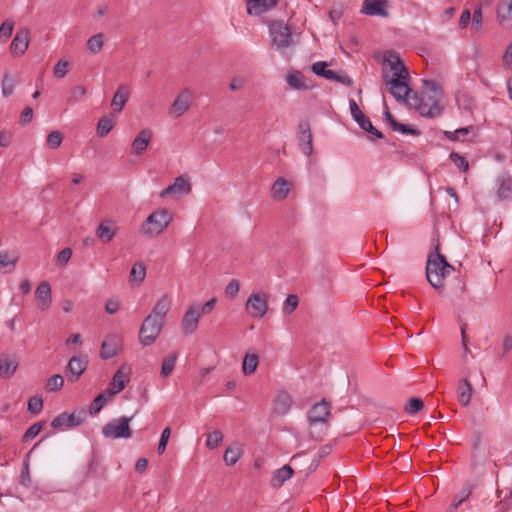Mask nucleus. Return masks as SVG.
I'll return each instance as SVG.
<instances>
[{
  "label": "nucleus",
  "instance_id": "nucleus-1",
  "mask_svg": "<svg viewBox=\"0 0 512 512\" xmlns=\"http://www.w3.org/2000/svg\"><path fill=\"white\" fill-rule=\"evenodd\" d=\"M442 97L443 90L435 81L424 80L422 94L413 93L410 107L415 108L421 116L434 118L441 114Z\"/></svg>",
  "mask_w": 512,
  "mask_h": 512
},
{
  "label": "nucleus",
  "instance_id": "nucleus-2",
  "mask_svg": "<svg viewBox=\"0 0 512 512\" xmlns=\"http://www.w3.org/2000/svg\"><path fill=\"white\" fill-rule=\"evenodd\" d=\"M454 267L449 264L444 255L439 251V246L435 247V252L430 253L426 262V277L428 282L436 290L440 291L444 287V280L453 271Z\"/></svg>",
  "mask_w": 512,
  "mask_h": 512
},
{
  "label": "nucleus",
  "instance_id": "nucleus-3",
  "mask_svg": "<svg viewBox=\"0 0 512 512\" xmlns=\"http://www.w3.org/2000/svg\"><path fill=\"white\" fill-rule=\"evenodd\" d=\"M383 83L385 84L389 93L401 103H406L410 106V100L414 92L408 85L410 75L390 77L389 72L384 70L382 75Z\"/></svg>",
  "mask_w": 512,
  "mask_h": 512
},
{
  "label": "nucleus",
  "instance_id": "nucleus-4",
  "mask_svg": "<svg viewBox=\"0 0 512 512\" xmlns=\"http://www.w3.org/2000/svg\"><path fill=\"white\" fill-rule=\"evenodd\" d=\"M172 214L167 209H159L151 213L141 225L143 235L156 237L171 223Z\"/></svg>",
  "mask_w": 512,
  "mask_h": 512
},
{
  "label": "nucleus",
  "instance_id": "nucleus-5",
  "mask_svg": "<svg viewBox=\"0 0 512 512\" xmlns=\"http://www.w3.org/2000/svg\"><path fill=\"white\" fill-rule=\"evenodd\" d=\"M132 417L122 416L106 423L102 428V434L108 439H128L132 437L130 422Z\"/></svg>",
  "mask_w": 512,
  "mask_h": 512
},
{
  "label": "nucleus",
  "instance_id": "nucleus-6",
  "mask_svg": "<svg viewBox=\"0 0 512 512\" xmlns=\"http://www.w3.org/2000/svg\"><path fill=\"white\" fill-rule=\"evenodd\" d=\"M165 322L151 316L150 314L144 319L139 331V341L143 346H149L155 342L160 335Z\"/></svg>",
  "mask_w": 512,
  "mask_h": 512
},
{
  "label": "nucleus",
  "instance_id": "nucleus-7",
  "mask_svg": "<svg viewBox=\"0 0 512 512\" xmlns=\"http://www.w3.org/2000/svg\"><path fill=\"white\" fill-rule=\"evenodd\" d=\"M269 33L272 44L277 49H284L292 44V33L290 28L282 21H273L269 24Z\"/></svg>",
  "mask_w": 512,
  "mask_h": 512
},
{
  "label": "nucleus",
  "instance_id": "nucleus-8",
  "mask_svg": "<svg viewBox=\"0 0 512 512\" xmlns=\"http://www.w3.org/2000/svg\"><path fill=\"white\" fill-rule=\"evenodd\" d=\"M87 419V412L84 408L75 410L71 414L61 413L55 417L51 426L54 429L73 428L83 424Z\"/></svg>",
  "mask_w": 512,
  "mask_h": 512
},
{
  "label": "nucleus",
  "instance_id": "nucleus-9",
  "mask_svg": "<svg viewBox=\"0 0 512 512\" xmlns=\"http://www.w3.org/2000/svg\"><path fill=\"white\" fill-rule=\"evenodd\" d=\"M246 311L253 318H262L268 311V295L263 292L252 293L246 302Z\"/></svg>",
  "mask_w": 512,
  "mask_h": 512
},
{
  "label": "nucleus",
  "instance_id": "nucleus-10",
  "mask_svg": "<svg viewBox=\"0 0 512 512\" xmlns=\"http://www.w3.org/2000/svg\"><path fill=\"white\" fill-rule=\"evenodd\" d=\"M384 70L389 72L390 77H396V75H400V76H408L409 75V71L405 67L400 56L397 53L392 52V51H389V52L385 53V55H384L382 74L384 73Z\"/></svg>",
  "mask_w": 512,
  "mask_h": 512
},
{
  "label": "nucleus",
  "instance_id": "nucleus-11",
  "mask_svg": "<svg viewBox=\"0 0 512 512\" xmlns=\"http://www.w3.org/2000/svg\"><path fill=\"white\" fill-rule=\"evenodd\" d=\"M193 92L189 88L183 89L169 107V115L173 118L182 116L191 106Z\"/></svg>",
  "mask_w": 512,
  "mask_h": 512
},
{
  "label": "nucleus",
  "instance_id": "nucleus-12",
  "mask_svg": "<svg viewBox=\"0 0 512 512\" xmlns=\"http://www.w3.org/2000/svg\"><path fill=\"white\" fill-rule=\"evenodd\" d=\"M297 140L302 152L310 156L313 153V135L310 124L307 120H302L297 129Z\"/></svg>",
  "mask_w": 512,
  "mask_h": 512
},
{
  "label": "nucleus",
  "instance_id": "nucleus-13",
  "mask_svg": "<svg viewBox=\"0 0 512 512\" xmlns=\"http://www.w3.org/2000/svg\"><path fill=\"white\" fill-rule=\"evenodd\" d=\"M200 317H201V315H200L199 305H196V304L191 305L187 309V311L185 312V314L182 318L181 329H182L183 334H185V335L193 334L198 327Z\"/></svg>",
  "mask_w": 512,
  "mask_h": 512
},
{
  "label": "nucleus",
  "instance_id": "nucleus-14",
  "mask_svg": "<svg viewBox=\"0 0 512 512\" xmlns=\"http://www.w3.org/2000/svg\"><path fill=\"white\" fill-rule=\"evenodd\" d=\"M191 192V184L184 176H178L174 183L166 187L161 191L160 197H178L188 195Z\"/></svg>",
  "mask_w": 512,
  "mask_h": 512
},
{
  "label": "nucleus",
  "instance_id": "nucleus-15",
  "mask_svg": "<svg viewBox=\"0 0 512 512\" xmlns=\"http://www.w3.org/2000/svg\"><path fill=\"white\" fill-rule=\"evenodd\" d=\"M86 357L73 356L67 365L66 376L67 380L71 383L78 381L80 376L87 368Z\"/></svg>",
  "mask_w": 512,
  "mask_h": 512
},
{
  "label": "nucleus",
  "instance_id": "nucleus-16",
  "mask_svg": "<svg viewBox=\"0 0 512 512\" xmlns=\"http://www.w3.org/2000/svg\"><path fill=\"white\" fill-rule=\"evenodd\" d=\"M122 347V339L116 335H108L101 345L100 356L103 359H110L116 356Z\"/></svg>",
  "mask_w": 512,
  "mask_h": 512
},
{
  "label": "nucleus",
  "instance_id": "nucleus-17",
  "mask_svg": "<svg viewBox=\"0 0 512 512\" xmlns=\"http://www.w3.org/2000/svg\"><path fill=\"white\" fill-rule=\"evenodd\" d=\"M330 416V405L326 400L313 405L308 414L310 424L327 423Z\"/></svg>",
  "mask_w": 512,
  "mask_h": 512
},
{
  "label": "nucleus",
  "instance_id": "nucleus-18",
  "mask_svg": "<svg viewBox=\"0 0 512 512\" xmlns=\"http://www.w3.org/2000/svg\"><path fill=\"white\" fill-rule=\"evenodd\" d=\"M387 0H365L361 12L369 16L388 17Z\"/></svg>",
  "mask_w": 512,
  "mask_h": 512
},
{
  "label": "nucleus",
  "instance_id": "nucleus-19",
  "mask_svg": "<svg viewBox=\"0 0 512 512\" xmlns=\"http://www.w3.org/2000/svg\"><path fill=\"white\" fill-rule=\"evenodd\" d=\"M19 365L15 354L0 355V376L4 379H10L14 376Z\"/></svg>",
  "mask_w": 512,
  "mask_h": 512
},
{
  "label": "nucleus",
  "instance_id": "nucleus-20",
  "mask_svg": "<svg viewBox=\"0 0 512 512\" xmlns=\"http://www.w3.org/2000/svg\"><path fill=\"white\" fill-rule=\"evenodd\" d=\"M129 382V372L125 371V367H120L117 372L114 374L109 388L107 390L109 397H113L114 395L120 393Z\"/></svg>",
  "mask_w": 512,
  "mask_h": 512
},
{
  "label": "nucleus",
  "instance_id": "nucleus-21",
  "mask_svg": "<svg viewBox=\"0 0 512 512\" xmlns=\"http://www.w3.org/2000/svg\"><path fill=\"white\" fill-rule=\"evenodd\" d=\"M497 21L503 28H512V0H501L497 5Z\"/></svg>",
  "mask_w": 512,
  "mask_h": 512
},
{
  "label": "nucleus",
  "instance_id": "nucleus-22",
  "mask_svg": "<svg viewBox=\"0 0 512 512\" xmlns=\"http://www.w3.org/2000/svg\"><path fill=\"white\" fill-rule=\"evenodd\" d=\"M152 131L149 129L141 130L131 144V153L139 156L146 151L152 139Z\"/></svg>",
  "mask_w": 512,
  "mask_h": 512
},
{
  "label": "nucleus",
  "instance_id": "nucleus-23",
  "mask_svg": "<svg viewBox=\"0 0 512 512\" xmlns=\"http://www.w3.org/2000/svg\"><path fill=\"white\" fill-rule=\"evenodd\" d=\"M35 297L38 307L41 310H47L52 304L51 286L47 281H42L36 288Z\"/></svg>",
  "mask_w": 512,
  "mask_h": 512
},
{
  "label": "nucleus",
  "instance_id": "nucleus-24",
  "mask_svg": "<svg viewBox=\"0 0 512 512\" xmlns=\"http://www.w3.org/2000/svg\"><path fill=\"white\" fill-rule=\"evenodd\" d=\"M279 0H247V12L250 15H260L278 4Z\"/></svg>",
  "mask_w": 512,
  "mask_h": 512
},
{
  "label": "nucleus",
  "instance_id": "nucleus-25",
  "mask_svg": "<svg viewBox=\"0 0 512 512\" xmlns=\"http://www.w3.org/2000/svg\"><path fill=\"white\" fill-rule=\"evenodd\" d=\"M117 228L111 220H103L95 230L96 237L104 244L110 242L116 235Z\"/></svg>",
  "mask_w": 512,
  "mask_h": 512
},
{
  "label": "nucleus",
  "instance_id": "nucleus-26",
  "mask_svg": "<svg viewBox=\"0 0 512 512\" xmlns=\"http://www.w3.org/2000/svg\"><path fill=\"white\" fill-rule=\"evenodd\" d=\"M29 30L22 29L18 31L12 40L10 50L15 55H22L28 48Z\"/></svg>",
  "mask_w": 512,
  "mask_h": 512
},
{
  "label": "nucleus",
  "instance_id": "nucleus-27",
  "mask_svg": "<svg viewBox=\"0 0 512 512\" xmlns=\"http://www.w3.org/2000/svg\"><path fill=\"white\" fill-rule=\"evenodd\" d=\"M129 89L125 85H119L111 102L113 114L120 113L129 99Z\"/></svg>",
  "mask_w": 512,
  "mask_h": 512
},
{
  "label": "nucleus",
  "instance_id": "nucleus-28",
  "mask_svg": "<svg viewBox=\"0 0 512 512\" xmlns=\"http://www.w3.org/2000/svg\"><path fill=\"white\" fill-rule=\"evenodd\" d=\"M291 183L285 178H278L272 185L271 196L274 200L282 201L287 198L291 191Z\"/></svg>",
  "mask_w": 512,
  "mask_h": 512
},
{
  "label": "nucleus",
  "instance_id": "nucleus-29",
  "mask_svg": "<svg viewBox=\"0 0 512 512\" xmlns=\"http://www.w3.org/2000/svg\"><path fill=\"white\" fill-rule=\"evenodd\" d=\"M172 304V299L169 294H164L154 305L150 315L165 322L167 313L169 312Z\"/></svg>",
  "mask_w": 512,
  "mask_h": 512
},
{
  "label": "nucleus",
  "instance_id": "nucleus-30",
  "mask_svg": "<svg viewBox=\"0 0 512 512\" xmlns=\"http://www.w3.org/2000/svg\"><path fill=\"white\" fill-rule=\"evenodd\" d=\"M291 405V396L287 392L281 391L277 394L273 402V411L277 415H285L290 410Z\"/></svg>",
  "mask_w": 512,
  "mask_h": 512
},
{
  "label": "nucleus",
  "instance_id": "nucleus-31",
  "mask_svg": "<svg viewBox=\"0 0 512 512\" xmlns=\"http://www.w3.org/2000/svg\"><path fill=\"white\" fill-rule=\"evenodd\" d=\"M294 474V470L290 465H284L280 469L274 471L273 476L270 480L272 488H280L287 480H289Z\"/></svg>",
  "mask_w": 512,
  "mask_h": 512
},
{
  "label": "nucleus",
  "instance_id": "nucleus-32",
  "mask_svg": "<svg viewBox=\"0 0 512 512\" xmlns=\"http://www.w3.org/2000/svg\"><path fill=\"white\" fill-rule=\"evenodd\" d=\"M286 81L288 85L295 90H308L310 88L306 77L299 71L289 73L286 77Z\"/></svg>",
  "mask_w": 512,
  "mask_h": 512
},
{
  "label": "nucleus",
  "instance_id": "nucleus-33",
  "mask_svg": "<svg viewBox=\"0 0 512 512\" xmlns=\"http://www.w3.org/2000/svg\"><path fill=\"white\" fill-rule=\"evenodd\" d=\"M458 400L463 406H467L470 403L472 396V385L467 379L459 381L457 387Z\"/></svg>",
  "mask_w": 512,
  "mask_h": 512
},
{
  "label": "nucleus",
  "instance_id": "nucleus-34",
  "mask_svg": "<svg viewBox=\"0 0 512 512\" xmlns=\"http://www.w3.org/2000/svg\"><path fill=\"white\" fill-rule=\"evenodd\" d=\"M259 364V357L256 353H246L242 363V371L244 375L253 374Z\"/></svg>",
  "mask_w": 512,
  "mask_h": 512
},
{
  "label": "nucleus",
  "instance_id": "nucleus-35",
  "mask_svg": "<svg viewBox=\"0 0 512 512\" xmlns=\"http://www.w3.org/2000/svg\"><path fill=\"white\" fill-rule=\"evenodd\" d=\"M242 447L238 443L229 446L223 456L227 465H234L242 455Z\"/></svg>",
  "mask_w": 512,
  "mask_h": 512
},
{
  "label": "nucleus",
  "instance_id": "nucleus-36",
  "mask_svg": "<svg viewBox=\"0 0 512 512\" xmlns=\"http://www.w3.org/2000/svg\"><path fill=\"white\" fill-rule=\"evenodd\" d=\"M104 34L97 33L91 36L86 42V48L90 54L99 53L104 46Z\"/></svg>",
  "mask_w": 512,
  "mask_h": 512
},
{
  "label": "nucleus",
  "instance_id": "nucleus-37",
  "mask_svg": "<svg viewBox=\"0 0 512 512\" xmlns=\"http://www.w3.org/2000/svg\"><path fill=\"white\" fill-rule=\"evenodd\" d=\"M18 260V254L15 251L0 252V270L9 267L12 270Z\"/></svg>",
  "mask_w": 512,
  "mask_h": 512
},
{
  "label": "nucleus",
  "instance_id": "nucleus-38",
  "mask_svg": "<svg viewBox=\"0 0 512 512\" xmlns=\"http://www.w3.org/2000/svg\"><path fill=\"white\" fill-rule=\"evenodd\" d=\"M499 187L497 194L499 198L505 199L512 192V178L509 176H502L498 179Z\"/></svg>",
  "mask_w": 512,
  "mask_h": 512
},
{
  "label": "nucleus",
  "instance_id": "nucleus-39",
  "mask_svg": "<svg viewBox=\"0 0 512 512\" xmlns=\"http://www.w3.org/2000/svg\"><path fill=\"white\" fill-rule=\"evenodd\" d=\"M111 397H109L108 392H103L99 394L90 404L89 413L91 415L97 414L109 401Z\"/></svg>",
  "mask_w": 512,
  "mask_h": 512
},
{
  "label": "nucleus",
  "instance_id": "nucleus-40",
  "mask_svg": "<svg viewBox=\"0 0 512 512\" xmlns=\"http://www.w3.org/2000/svg\"><path fill=\"white\" fill-rule=\"evenodd\" d=\"M177 356H178V354L176 352H174L163 359L162 366H161V376L162 377L169 376L171 374V372L174 370Z\"/></svg>",
  "mask_w": 512,
  "mask_h": 512
},
{
  "label": "nucleus",
  "instance_id": "nucleus-41",
  "mask_svg": "<svg viewBox=\"0 0 512 512\" xmlns=\"http://www.w3.org/2000/svg\"><path fill=\"white\" fill-rule=\"evenodd\" d=\"M114 126V119L110 117H102L97 124V134L104 137L113 129Z\"/></svg>",
  "mask_w": 512,
  "mask_h": 512
},
{
  "label": "nucleus",
  "instance_id": "nucleus-42",
  "mask_svg": "<svg viewBox=\"0 0 512 512\" xmlns=\"http://www.w3.org/2000/svg\"><path fill=\"white\" fill-rule=\"evenodd\" d=\"M146 277V267L142 262H136L130 272V281L143 282Z\"/></svg>",
  "mask_w": 512,
  "mask_h": 512
},
{
  "label": "nucleus",
  "instance_id": "nucleus-43",
  "mask_svg": "<svg viewBox=\"0 0 512 512\" xmlns=\"http://www.w3.org/2000/svg\"><path fill=\"white\" fill-rule=\"evenodd\" d=\"M222 440V432L218 429H215L207 435L206 447L213 450L221 444Z\"/></svg>",
  "mask_w": 512,
  "mask_h": 512
},
{
  "label": "nucleus",
  "instance_id": "nucleus-44",
  "mask_svg": "<svg viewBox=\"0 0 512 512\" xmlns=\"http://www.w3.org/2000/svg\"><path fill=\"white\" fill-rule=\"evenodd\" d=\"M64 385V378L60 374H55L50 377L46 383V390L48 392H56L60 390Z\"/></svg>",
  "mask_w": 512,
  "mask_h": 512
},
{
  "label": "nucleus",
  "instance_id": "nucleus-45",
  "mask_svg": "<svg viewBox=\"0 0 512 512\" xmlns=\"http://www.w3.org/2000/svg\"><path fill=\"white\" fill-rule=\"evenodd\" d=\"M423 406H424V403H423L422 399L413 397L408 400V402L405 406V411H406V413H408L410 415H414L417 412H419L420 410H422Z\"/></svg>",
  "mask_w": 512,
  "mask_h": 512
},
{
  "label": "nucleus",
  "instance_id": "nucleus-46",
  "mask_svg": "<svg viewBox=\"0 0 512 512\" xmlns=\"http://www.w3.org/2000/svg\"><path fill=\"white\" fill-rule=\"evenodd\" d=\"M85 93H86V88L84 86H81V85L74 86L69 91L68 102L72 103V104L79 102L82 99V97L85 95Z\"/></svg>",
  "mask_w": 512,
  "mask_h": 512
},
{
  "label": "nucleus",
  "instance_id": "nucleus-47",
  "mask_svg": "<svg viewBox=\"0 0 512 512\" xmlns=\"http://www.w3.org/2000/svg\"><path fill=\"white\" fill-rule=\"evenodd\" d=\"M42 428H43L42 422L34 423L24 433V435L22 437L23 442H29V441L33 440L41 432Z\"/></svg>",
  "mask_w": 512,
  "mask_h": 512
},
{
  "label": "nucleus",
  "instance_id": "nucleus-48",
  "mask_svg": "<svg viewBox=\"0 0 512 512\" xmlns=\"http://www.w3.org/2000/svg\"><path fill=\"white\" fill-rule=\"evenodd\" d=\"M14 22L5 20L0 26V42H6L12 34Z\"/></svg>",
  "mask_w": 512,
  "mask_h": 512
},
{
  "label": "nucleus",
  "instance_id": "nucleus-49",
  "mask_svg": "<svg viewBox=\"0 0 512 512\" xmlns=\"http://www.w3.org/2000/svg\"><path fill=\"white\" fill-rule=\"evenodd\" d=\"M62 141V134L59 131H52L48 134L46 143L50 149H57L60 147Z\"/></svg>",
  "mask_w": 512,
  "mask_h": 512
},
{
  "label": "nucleus",
  "instance_id": "nucleus-50",
  "mask_svg": "<svg viewBox=\"0 0 512 512\" xmlns=\"http://www.w3.org/2000/svg\"><path fill=\"white\" fill-rule=\"evenodd\" d=\"M43 400L41 397L33 396L28 401L27 409L32 414H38L42 411Z\"/></svg>",
  "mask_w": 512,
  "mask_h": 512
},
{
  "label": "nucleus",
  "instance_id": "nucleus-51",
  "mask_svg": "<svg viewBox=\"0 0 512 512\" xmlns=\"http://www.w3.org/2000/svg\"><path fill=\"white\" fill-rule=\"evenodd\" d=\"M15 88V82L12 77L5 74L2 80V93L5 97L13 94Z\"/></svg>",
  "mask_w": 512,
  "mask_h": 512
},
{
  "label": "nucleus",
  "instance_id": "nucleus-52",
  "mask_svg": "<svg viewBox=\"0 0 512 512\" xmlns=\"http://www.w3.org/2000/svg\"><path fill=\"white\" fill-rule=\"evenodd\" d=\"M392 129L402 134L419 135V131L416 130L415 128L410 127L406 124L399 123L397 121H392Z\"/></svg>",
  "mask_w": 512,
  "mask_h": 512
},
{
  "label": "nucleus",
  "instance_id": "nucleus-53",
  "mask_svg": "<svg viewBox=\"0 0 512 512\" xmlns=\"http://www.w3.org/2000/svg\"><path fill=\"white\" fill-rule=\"evenodd\" d=\"M69 70V62L66 60H59L54 66L53 74L57 78H63Z\"/></svg>",
  "mask_w": 512,
  "mask_h": 512
},
{
  "label": "nucleus",
  "instance_id": "nucleus-54",
  "mask_svg": "<svg viewBox=\"0 0 512 512\" xmlns=\"http://www.w3.org/2000/svg\"><path fill=\"white\" fill-rule=\"evenodd\" d=\"M170 435H171V429L169 427L165 428L162 431V434H161V437H160V440H159V443L157 446V452L159 454H163L165 452Z\"/></svg>",
  "mask_w": 512,
  "mask_h": 512
},
{
  "label": "nucleus",
  "instance_id": "nucleus-55",
  "mask_svg": "<svg viewBox=\"0 0 512 512\" xmlns=\"http://www.w3.org/2000/svg\"><path fill=\"white\" fill-rule=\"evenodd\" d=\"M468 134H469V128L468 127L459 128V129H457V130H455L453 132H451V131H446L445 132L446 137L449 140H452V141L463 139Z\"/></svg>",
  "mask_w": 512,
  "mask_h": 512
},
{
  "label": "nucleus",
  "instance_id": "nucleus-56",
  "mask_svg": "<svg viewBox=\"0 0 512 512\" xmlns=\"http://www.w3.org/2000/svg\"><path fill=\"white\" fill-rule=\"evenodd\" d=\"M450 159L462 171H466L469 167L468 161L466 160V158L456 152H452L450 154Z\"/></svg>",
  "mask_w": 512,
  "mask_h": 512
},
{
  "label": "nucleus",
  "instance_id": "nucleus-57",
  "mask_svg": "<svg viewBox=\"0 0 512 512\" xmlns=\"http://www.w3.org/2000/svg\"><path fill=\"white\" fill-rule=\"evenodd\" d=\"M298 303L299 300L296 295H289L284 302L283 311L287 314L292 313L298 306Z\"/></svg>",
  "mask_w": 512,
  "mask_h": 512
},
{
  "label": "nucleus",
  "instance_id": "nucleus-58",
  "mask_svg": "<svg viewBox=\"0 0 512 512\" xmlns=\"http://www.w3.org/2000/svg\"><path fill=\"white\" fill-rule=\"evenodd\" d=\"M240 290V283L236 279H232L225 288L226 296L230 298L236 297Z\"/></svg>",
  "mask_w": 512,
  "mask_h": 512
},
{
  "label": "nucleus",
  "instance_id": "nucleus-59",
  "mask_svg": "<svg viewBox=\"0 0 512 512\" xmlns=\"http://www.w3.org/2000/svg\"><path fill=\"white\" fill-rule=\"evenodd\" d=\"M482 21H483L482 4L479 3L478 5H476V7L474 9L473 18H472V25L476 29H480L482 27Z\"/></svg>",
  "mask_w": 512,
  "mask_h": 512
},
{
  "label": "nucleus",
  "instance_id": "nucleus-60",
  "mask_svg": "<svg viewBox=\"0 0 512 512\" xmlns=\"http://www.w3.org/2000/svg\"><path fill=\"white\" fill-rule=\"evenodd\" d=\"M72 256V250L70 248H64L59 252L56 258V263L59 266H63L69 262Z\"/></svg>",
  "mask_w": 512,
  "mask_h": 512
},
{
  "label": "nucleus",
  "instance_id": "nucleus-61",
  "mask_svg": "<svg viewBox=\"0 0 512 512\" xmlns=\"http://www.w3.org/2000/svg\"><path fill=\"white\" fill-rule=\"evenodd\" d=\"M502 62L504 68L512 69V42L507 46L502 57Z\"/></svg>",
  "mask_w": 512,
  "mask_h": 512
},
{
  "label": "nucleus",
  "instance_id": "nucleus-62",
  "mask_svg": "<svg viewBox=\"0 0 512 512\" xmlns=\"http://www.w3.org/2000/svg\"><path fill=\"white\" fill-rule=\"evenodd\" d=\"M32 118H33V109L31 107H26L20 115L19 122L22 125H26L32 121Z\"/></svg>",
  "mask_w": 512,
  "mask_h": 512
},
{
  "label": "nucleus",
  "instance_id": "nucleus-63",
  "mask_svg": "<svg viewBox=\"0 0 512 512\" xmlns=\"http://www.w3.org/2000/svg\"><path fill=\"white\" fill-rule=\"evenodd\" d=\"M326 66H327L326 62L319 61V62L314 63L312 65L311 69H312L313 73H315L316 75L324 77V75L327 71Z\"/></svg>",
  "mask_w": 512,
  "mask_h": 512
},
{
  "label": "nucleus",
  "instance_id": "nucleus-64",
  "mask_svg": "<svg viewBox=\"0 0 512 512\" xmlns=\"http://www.w3.org/2000/svg\"><path fill=\"white\" fill-rule=\"evenodd\" d=\"M245 85V79L243 77L237 76L232 79V81L229 84V88L232 91H237L243 88Z\"/></svg>",
  "mask_w": 512,
  "mask_h": 512
}]
</instances>
